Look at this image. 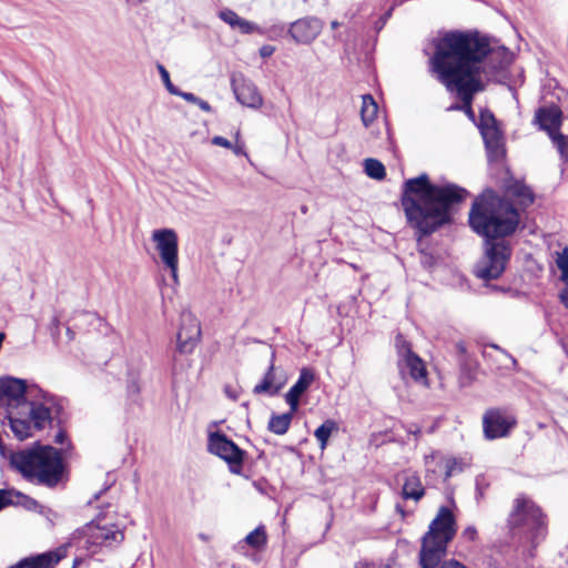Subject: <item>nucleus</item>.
<instances>
[{
	"instance_id": "1",
	"label": "nucleus",
	"mask_w": 568,
	"mask_h": 568,
	"mask_svg": "<svg viewBox=\"0 0 568 568\" xmlns=\"http://www.w3.org/2000/svg\"><path fill=\"white\" fill-rule=\"evenodd\" d=\"M430 58L433 72L449 92L469 104L474 95L484 90L479 78L485 70L483 59L489 52V42L477 32L449 31L433 40Z\"/></svg>"
},
{
	"instance_id": "2",
	"label": "nucleus",
	"mask_w": 568,
	"mask_h": 568,
	"mask_svg": "<svg viewBox=\"0 0 568 568\" xmlns=\"http://www.w3.org/2000/svg\"><path fill=\"white\" fill-rule=\"evenodd\" d=\"M471 230L486 241L485 260L477 263L475 274L484 281L497 280L511 256V247L505 241H496L514 234L520 215L508 197L488 190L478 196L469 211Z\"/></svg>"
},
{
	"instance_id": "3",
	"label": "nucleus",
	"mask_w": 568,
	"mask_h": 568,
	"mask_svg": "<svg viewBox=\"0 0 568 568\" xmlns=\"http://www.w3.org/2000/svg\"><path fill=\"white\" fill-rule=\"evenodd\" d=\"M467 196L466 189L454 183L434 184L423 173L404 182L400 203L408 224L422 237L450 224L456 206Z\"/></svg>"
},
{
	"instance_id": "4",
	"label": "nucleus",
	"mask_w": 568,
	"mask_h": 568,
	"mask_svg": "<svg viewBox=\"0 0 568 568\" xmlns=\"http://www.w3.org/2000/svg\"><path fill=\"white\" fill-rule=\"evenodd\" d=\"M26 394L24 379L0 378V407L6 408L10 428L19 440L33 436L47 425H59L63 417V405L54 396L44 394L43 400L37 404L28 400Z\"/></svg>"
},
{
	"instance_id": "5",
	"label": "nucleus",
	"mask_w": 568,
	"mask_h": 568,
	"mask_svg": "<svg viewBox=\"0 0 568 568\" xmlns=\"http://www.w3.org/2000/svg\"><path fill=\"white\" fill-rule=\"evenodd\" d=\"M11 466L33 484L54 487L61 480L63 462L60 450L37 445L10 455Z\"/></svg>"
},
{
	"instance_id": "6",
	"label": "nucleus",
	"mask_w": 568,
	"mask_h": 568,
	"mask_svg": "<svg viewBox=\"0 0 568 568\" xmlns=\"http://www.w3.org/2000/svg\"><path fill=\"white\" fill-rule=\"evenodd\" d=\"M506 527L514 542L536 548L547 536L546 516L530 498L517 497L507 517Z\"/></svg>"
},
{
	"instance_id": "7",
	"label": "nucleus",
	"mask_w": 568,
	"mask_h": 568,
	"mask_svg": "<svg viewBox=\"0 0 568 568\" xmlns=\"http://www.w3.org/2000/svg\"><path fill=\"white\" fill-rule=\"evenodd\" d=\"M457 531V523L452 510L439 507L437 515L430 521L428 531L422 539L419 562L422 568H436L445 556L447 545L454 539Z\"/></svg>"
},
{
	"instance_id": "8",
	"label": "nucleus",
	"mask_w": 568,
	"mask_h": 568,
	"mask_svg": "<svg viewBox=\"0 0 568 568\" xmlns=\"http://www.w3.org/2000/svg\"><path fill=\"white\" fill-rule=\"evenodd\" d=\"M477 126L483 136L488 160L499 161L504 159L506 153L504 135L494 114L488 110L480 111Z\"/></svg>"
},
{
	"instance_id": "9",
	"label": "nucleus",
	"mask_w": 568,
	"mask_h": 568,
	"mask_svg": "<svg viewBox=\"0 0 568 568\" xmlns=\"http://www.w3.org/2000/svg\"><path fill=\"white\" fill-rule=\"evenodd\" d=\"M207 449L225 460L233 474H240L245 452L232 439L221 432H213L209 435Z\"/></svg>"
},
{
	"instance_id": "10",
	"label": "nucleus",
	"mask_w": 568,
	"mask_h": 568,
	"mask_svg": "<svg viewBox=\"0 0 568 568\" xmlns=\"http://www.w3.org/2000/svg\"><path fill=\"white\" fill-rule=\"evenodd\" d=\"M152 240L156 243L161 261L171 271L173 280L178 281V235L172 229H160L152 233Z\"/></svg>"
},
{
	"instance_id": "11",
	"label": "nucleus",
	"mask_w": 568,
	"mask_h": 568,
	"mask_svg": "<svg viewBox=\"0 0 568 568\" xmlns=\"http://www.w3.org/2000/svg\"><path fill=\"white\" fill-rule=\"evenodd\" d=\"M201 325L190 311L181 314V327L176 334V351L187 355L193 353L201 338Z\"/></svg>"
},
{
	"instance_id": "12",
	"label": "nucleus",
	"mask_w": 568,
	"mask_h": 568,
	"mask_svg": "<svg viewBox=\"0 0 568 568\" xmlns=\"http://www.w3.org/2000/svg\"><path fill=\"white\" fill-rule=\"evenodd\" d=\"M323 22L315 17H305L290 24V37L298 44L312 43L322 32Z\"/></svg>"
},
{
	"instance_id": "13",
	"label": "nucleus",
	"mask_w": 568,
	"mask_h": 568,
	"mask_svg": "<svg viewBox=\"0 0 568 568\" xmlns=\"http://www.w3.org/2000/svg\"><path fill=\"white\" fill-rule=\"evenodd\" d=\"M515 420L500 409H488L483 417L484 434L487 439L508 435Z\"/></svg>"
},
{
	"instance_id": "14",
	"label": "nucleus",
	"mask_w": 568,
	"mask_h": 568,
	"mask_svg": "<svg viewBox=\"0 0 568 568\" xmlns=\"http://www.w3.org/2000/svg\"><path fill=\"white\" fill-rule=\"evenodd\" d=\"M564 114L561 109L551 103L549 105L539 106L535 111L532 123L538 126L540 131H545L547 135H551L560 131L562 125Z\"/></svg>"
},
{
	"instance_id": "15",
	"label": "nucleus",
	"mask_w": 568,
	"mask_h": 568,
	"mask_svg": "<svg viewBox=\"0 0 568 568\" xmlns=\"http://www.w3.org/2000/svg\"><path fill=\"white\" fill-rule=\"evenodd\" d=\"M88 542L93 546L111 547L112 545H119L124 539L122 530L115 526H100L93 521L87 526Z\"/></svg>"
},
{
	"instance_id": "16",
	"label": "nucleus",
	"mask_w": 568,
	"mask_h": 568,
	"mask_svg": "<svg viewBox=\"0 0 568 568\" xmlns=\"http://www.w3.org/2000/svg\"><path fill=\"white\" fill-rule=\"evenodd\" d=\"M231 84L236 100L242 105L253 109L260 108L262 105L263 99L252 81L240 75L233 77Z\"/></svg>"
},
{
	"instance_id": "17",
	"label": "nucleus",
	"mask_w": 568,
	"mask_h": 568,
	"mask_svg": "<svg viewBox=\"0 0 568 568\" xmlns=\"http://www.w3.org/2000/svg\"><path fill=\"white\" fill-rule=\"evenodd\" d=\"M67 556V548L60 547L37 556L28 557L9 568H53Z\"/></svg>"
},
{
	"instance_id": "18",
	"label": "nucleus",
	"mask_w": 568,
	"mask_h": 568,
	"mask_svg": "<svg viewBox=\"0 0 568 568\" xmlns=\"http://www.w3.org/2000/svg\"><path fill=\"white\" fill-rule=\"evenodd\" d=\"M314 381L315 374L313 369L303 367L300 372L298 379L285 395V400L290 405L292 412L297 410L301 396L308 389Z\"/></svg>"
},
{
	"instance_id": "19",
	"label": "nucleus",
	"mask_w": 568,
	"mask_h": 568,
	"mask_svg": "<svg viewBox=\"0 0 568 568\" xmlns=\"http://www.w3.org/2000/svg\"><path fill=\"white\" fill-rule=\"evenodd\" d=\"M483 62L485 63V70H481L480 73L493 75L498 71L506 69L511 63V55L504 47L497 50L489 47V52L483 59Z\"/></svg>"
},
{
	"instance_id": "20",
	"label": "nucleus",
	"mask_w": 568,
	"mask_h": 568,
	"mask_svg": "<svg viewBox=\"0 0 568 568\" xmlns=\"http://www.w3.org/2000/svg\"><path fill=\"white\" fill-rule=\"evenodd\" d=\"M398 369L403 378L408 374L415 382L426 381V368L418 355L415 353L398 359Z\"/></svg>"
},
{
	"instance_id": "21",
	"label": "nucleus",
	"mask_w": 568,
	"mask_h": 568,
	"mask_svg": "<svg viewBox=\"0 0 568 568\" xmlns=\"http://www.w3.org/2000/svg\"><path fill=\"white\" fill-rule=\"evenodd\" d=\"M219 17L232 29H236L243 34H251L253 32H258L263 34L262 29L256 23L241 18L236 12H234L231 9L221 10L219 12Z\"/></svg>"
},
{
	"instance_id": "22",
	"label": "nucleus",
	"mask_w": 568,
	"mask_h": 568,
	"mask_svg": "<svg viewBox=\"0 0 568 568\" xmlns=\"http://www.w3.org/2000/svg\"><path fill=\"white\" fill-rule=\"evenodd\" d=\"M274 362H275V352L272 351V353H271V362H270V365L267 367V371L264 374V377H263L262 382L260 384H257L253 388V393L254 394L260 395V394L266 393L270 396H274V395H276L281 390L282 385L274 386V381H275V373H274L275 366H274Z\"/></svg>"
},
{
	"instance_id": "23",
	"label": "nucleus",
	"mask_w": 568,
	"mask_h": 568,
	"mask_svg": "<svg viewBox=\"0 0 568 568\" xmlns=\"http://www.w3.org/2000/svg\"><path fill=\"white\" fill-rule=\"evenodd\" d=\"M404 499L420 500L425 495L424 486L416 474L408 475L403 485L402 491Z\"/></svg>"
},
{
	"instance_id": "24",
	"label": "nucleus",
	"mask_w": 568,
	"mask_h": 568,
	"mask_svg": "<svg viewBox=\"0 0 568 568\" xmlns=\"http://www.w3.org/2000/svg\"><path fill=\"white\" fill-rule=\"evenodd\" d=\"M507 196L516 199L520 206H529L534 203V193L525 184L515 183L507 189Z\"/></svg>"
},
{
	"instance_id": "25",
	"label": "nucleus",
	"mask_w": 568,
	"mask_h": 568,
	"mask_svg": "<svg viewBox=\"0 0 568 568\" xmlns=\"http://www.w3.org/2000/svg\"><path fill=\"white\" fill-rule=\"evenodd\" d=\"M22 500L27 501L26 506L29 508H31V505H37V501L34 499H31L19 491H14L11 489H0V510H2L9 505L21 504Z\"/></svg>"
},
{
	"instance_id": "26",
	"label": "nucleus",
	"mask_w": 568,
	"mask_h": 568,
	"mask_svg": "<svg viewBox=\"0 0 568 568\" xmlns=\"http://www.w3.org/2000/svg\"><path fill=\"white\" fill-rule=\"evenodd\" d=\"M295 412L285 413L282 415H275L273 414L268 420V430L276 434V435H284L287 433L293 414Z\"/></svg>"
},
{
	"instance_id": "27",
	"label": "nucleus",
	"mask_w": 568,
	"mask_h": 568,
	"mask_svg": "<svg viewBox=\"0 0 568 568\" xmlns=\"http://www.w3.org/2000/svg\"><path fill=\"white\" fill-rule=\"evenodd\" d=\"M377 110L378 106L371 94L362 97L361 118L366 128L375 120Z\"/></svg>"
},
{
	"instance_id": "28",
	"label": "nucleus",
	"mask_w": 568,
	"mask_h": 568,
	"mask_svg": "<svg viewBox=\"0 0 568 568\" xmlns=\"http://www.w3.org/2000/svg\"><path fill=\"white\" fill-rule=\"evenodd\" d=\"M338 425L333 419H326L321 426L314 432V436L320 443L321 449H325L327 446L328 438L334 432H337Z\"/></svg>"
},
{
	"instance_id": "29",
	"label": "nucleus",
	"mask_w": 568,
	"mask_h": 568,
	"mask_svg": "<svg viewBox=\"0 0 568 568\" xmlns=\"http://www.w3.org/2000/svg\"><path fill=\"white\" fill-rule=\"evenodd\" d=\"M364 171L369 178L378 181L383 180L386 175L384 164L372 158L364 161Z\"/></svg>"
},
{
	"instance_id": "30",
	"label": "nucleus",
	"mask_w": 568,
	"mask_h": 568,
	"mask_svg": "<svg viewBox=\"0 0 568 568\" xmlns=\"http://www.w3.org/2000/svg\"><path fill=\"white\" fill-rule=\"evenodd\" d=\"M554 146L557 149L562 160H568V136L560 131L549 135Z\"/></svg>"
},
{
	"instance_id": "31",
	"label": "nucleus",
	"mask_w": 568,
	"mask_h": 568,
	"mask_svg": "<svg viewBox=\"0 0 568 568\" xmlns=\"http://www.w3.org/2000/svg\"><path fill=\"white\" fill-rule=\"evenodd\" d=\"M245 541L250 546L258 548L266 542V534L262 527H257L245 537Z\"/></svg>"
},
{
	"instance_id": "32",
	"label": "nucleus",
	"mask_w": 568,
	"mask_h": 568,
	"mask_svg": "<svg viewBox=\"0 0 568 568\" xmlns=\"http://www.w3.org/2000/svg\"><path fill=\"white\" fill-rule=\"evenodd\" d=\"M395 347L397 349L399 358H403L408 354L414 353L410 348V344L404 338L402 334H397V336L395 337Z\"/></svg>"
},
{
	"instance_id": "33",
	"label": "nucleus",
	"mask_w": 568,
	"mask_h": 568,
	"mask_svg": "<svg viewBox=\"0 0 568 568\" xmlns=\"http://www.w3.org/2000/svg\"><path fill=\"white\" fill-rule=\"evenodd\" d=\"M158 70L166 90L174 95V93L178 91V88L171 82L169 71L164 68V65L160 63L158 64Z\"/></svg>"
},
{
	"instance_id": "34",
	"label": "nucleus",
	"mask_w": 568,
	"mask_h": 568,
	"mask_svg": "<svg viewBox=\"0 0 568 568\" xmlns=\"http://www.w3.org/2000/svg\"><path fill=\"white\" fill-rule=\"evenodd\" d=\"M556 264L559 270H568V246L558 254Z\"/></svg>"
},
{
	"instance_id": "35",
	"label": "nucleus",
	"mask_w": 568,
	"mask_h": 568,
	"mask_svg": "<svg viewBox=\"0 0 568 568\" xmlns=\"http://www.w3.org/2000/svg\"><path fill=\"white\" fill-rule=\"evenodd\" d=\"M393 12V8H389L376 22L375 30L379 32L386 24L387 20L390 18Z\"/></svg>"
},
{
	"instance_id": "36",
	"label": "nucleus",
	"mask_w": 568,
	"mask_h": 568,
	"mask_svg": "<svg viewBox=\"0 0 568 568\" xmlns=\"http://www.w3.org/2000/svg\"><path fill=\"white\" fill-rule=\"evenodd\" d=\"M174 95L181 97L185 101L193 103V104H196V102H199V97H196L194 93L184 92V91H181L180 89H178V91H176V93H174Z\"/></svg>"
},
{
	"instance_id": "37",
	"label": "nucleus",
	"mask_w": 568,
	"mask_h": 568,
	"mask_svg": "<svg viewBox=\"0 0 568 568\" xmlns=\"http://www.w3.org/2000/svg\"><path fill=\"white\" fill-rule=\"evenodd\" d=\"M462 537L467 540L474 541L477 537V529L474 526H468L463 530Z\"/></svg>"
},
{
	"instance_id": "38",
	"label": "nucleus",
	"mask_w": 568,
	"mask_h": 568,
	"mask_svg": "<svg viewBox=\"0 0 568 568\" xmlns=\"http://www.w3.org/2000/svg\"><path fill=\"white\" fill-rule=\"evenodd\" d=\"M212 143L214 145L226 148V149H231L232 148V143L227 139H225L223 136H220V135L214 136L212 139Z\"/></svg>"
},
{
	"instance_id": "39",
	"label": "nucleus",
	"mask_w": 568,
	"mask_h": 568,
	"mask_svg": "<svg viewBox=\"0 0 568 568\" xmlns=\"http://www.w3.org/2000/svg\"><path fill=\"white\" fill-rule=\"evenodd\" d=\"M438 568H466L464 565L456 560L444 561Z\"/></svg>"
},
{
	"instance_id": "40",
	"label": "nucleus",
	"mask_w": 568,
	"mask_h": 568,
	"mask_svg": "<svg viewBox=\"0 0 568 568\" xmlns=\"http://www.w3.org/2000/svg\"><path fill=\"white\" fill-rule=\"evenodd\" d=\"M445 467H446L445 479H448L454 474V470H455V467H456V462L455 460H448L446 463Z\"/></svg>"
},
{
	"instance_id": "41",
	"label": "nucleus",
	"mask_w": 568,
	"mask_h": 568,
	"mask_svg": "<svg viewBox=\"0 0 568 568\" xmlns=\"http://www.w3.org/2000/svg\"><path fill=\"white\" fill-rule=\"evenodd\" d=\"M273 52H274V48H273V47H271V45H263V47L260 49V54H261V57H263V58L270 57Z\"/></svg>"
},
{
	"instance_id": "42",
	"label": "nucleus",
	"mask_w": 568,
	"mask_h": 568,
	"mask_svg": "<svg viewBox=\"0 0 568 568\" xmlns=\"http://www.w3.org/2000/svg\"><path fill=\"white\" fill-rule=\"evenodd\" d=\"M196 105L204 112H211L212 111V106L204 100H202L201 98H199V102H196Z\"/></svg>"
},
{
	"instance_id": "43",
	"label": "nucleus",
	"mask_w": 568,
	"mask_h": 568,
	"mask_svg": "<svg viewBox=\"0 0 568 568\" xmlns=\"http://www.w3.org/2000/svg\"><path fill=\"white\" fill-rule=\"evenodd\" d=\"M67 440V434L64 430H59L54 437V443L63 445Z\"/></svg>"
},
{
	"instance_id": "44",
	"label": "nucleus",
	"mask_w": 568,
	"mask_h": 568,
	"mask_svg": "<svg viewBox=\"0 0 568 568\" xmlns=\"http://www.w3.org/2000/svg\"><path fill=\"white\" fill-rule=\"evenodd\" d=\"M406 430H407L409 434L414 435L416 438H417V437L420 435V433H422L420 427H419V426H417V425H409V426H407V427H406Z\"/></svg>"
},
{
	"instance_id": "45",
	"label": "nucleus",
	"mask_w": 568,
	"mask_h": 568,
	"mask_svg": "<svg viewBox=\"0 0 568 568\" xmlns=\"http://www.w3.org/2000/svg\"><path fill=\"white\" fill-rule=\"evenodd\" d=\"M559 297L562 304L568 308V287L560 292Z\"/></svg>"
},
{
	"instance_id": "46",
	"label": "nucleus",
	"mask_w": 568,
	"mask_h": 568,
	"mask_svg": "<svg viewBox=\"0 0 568 568\" xmlns=\"http://www.w3.org/2000/svg\"><path fill=\"white\" fill-rule=\"evenodd\" d=\"M233 152L236 154V155H246L245 151H244V146L243 145H240V144H236V145H233L232 144V148Z\"/></svg>"
},
{
	"instance_id": "47",
	"label": "nucleus",
	"mask_w": 568,
	"mask_h": 568,
	"mask_svg": "<svg viewBox=\"0 0 568 568\" xmlns=\"http://www.w3.org/2000/svg\"><path fill=\"white\" fill-rule=\"evenodd\" d=\"M561 275L560 280L567 285L568 287V270H560Z\"/></svg>"
},
{
	"instance_id": "48",
	"label": "nucleus",
	"mask_w": 568,
	"mask_h": 568,
	"mask_svg": "<svg viewBox=\"0 0 568 568\" xmlns=\"http://www.w3.org/2000/svg\"><path fill=\"white\" fill-rule=\"evenodd\" d=\"M456 348L457 351L460 353V354H465L466 353V345L464 342H458L456 344Z\"/></svg>"
},
{
	"instance_id": "49",
	"label": "nucleus",
	"mask_w": 568,
	"mask_h": 568,
	"mask_svg": "<svg viewBox=\"0 0 568 568\" xmlns=\"http://www.w3.org/2000/svg\"><path fill=\"white\" fill-rule=\"evenodd\" d=\"M109 487H105L104 489L100 490L99 493L93 495V498L88 501V504H92L93 500H98L100 496L108 489Z\"/></svg>"
},
{
	"instance_id": "50",
	"label": "nucleus",
	"mask_w": 568,
	"mask_h": 568,
	"mask_svg": "<svg viewBox=\"0 0 568 568\" xmlns=\"http://www.w3.org/2000/svg\"><path fill=\"white\" fill-rule=\"evenodd\" d=\"M466 106H467V113L469 116H474V113H473V110H471V102L469 104H466L465 102H463Z\"/></svg>"
},
{
	"instance_id": "51",
	"label": "nucleus",
	"mask_w": 568,
	"mask_h": 568,
	"mask_svg": "<svg viewBox=\"0 0 568 568\" xmlns=\"http://www.w3.org/2000/svg\"><path fill=\"white\" fill-rule=\"evenodd\" d=\"M199 538H200L201 540H203V541H209V539H210V538H209V536H207V535H205V534H203V532L199 534Z\"/></svg>"
},
{
	"instance_id": "52",
	"label": "nucleus",
	"mask_w": 568,
	"mask_h": 568,
	"mask_svg": "<svg viewBox=\"0 0 568 568\" xmlns=\"http://www.w3.org/2000/svg\"><path fill=\"white\" fill-rule=\"evenodd\" d=\"M338 26H339V23L337 21H335V20L331 22L332 29H337Z\"/></svg>"
},
{
	"instance_id": "53",
	"label": "nucleus",
	"mask_w": 568,
	"mask_h": 568,
	"mask_svg": "<svg viewBox=\"0 0 568 568\" xmlns=\"http://www.w3.org/2000/svg\"><path fill=\"white\" fill-rule=\"evenodd\" d=\"M67 333H68V335L70 336V338H72V337H73V332H72L70 328H68V329H67Z\"/></svg>"
},
{
	"instance_id": "54",
	"label": "nucleus",
	"mask_w": 568,
	"mask_h": 568,
	"mask_svg": "<svg viewBox=\"0 0 568 568\" xmlns=\"http://www.w3.org/2000/svg\"><path fill=\"white\" fill-rule=\"evenodd\" d=\"M301 211H302L303 213H306V212H307V207H306L305 205H303V206L301 207Z\"/></svg>"
},
{
	"instance_id": "55",
	"label": "nucleus",
	"mask_w": 568,
	"mask_h": 568,
	"mask_svg": "<svg viewBox=\"0 0 568 568\" xmlns=\"http://www.w3.org/2000/svg\"><path fill=\"white\" fill-rule=\"evenodd\" d=\"M77 562H78V560H75V561H74V565H73V567H72V568H75V566H77Z\"/></svg>"
}]
</instances>
